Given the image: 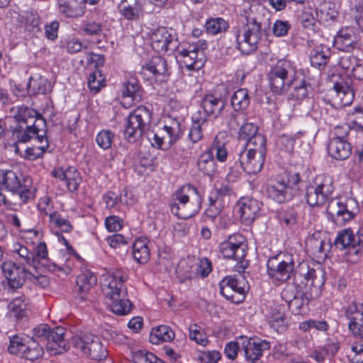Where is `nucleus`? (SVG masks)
Masks as SVG:
<instances>
[{
	"mask_svg": "<svg viewBox=\"0 0 363 363\" xmlns=\"http://www.w3.org/2000/svg\"><path fill=\"white\" fill-rule=\"evenodd\" d=\"M293 73L294 68L289 61L278 60L268 74L270 89L278 95L290 91V94L294 99H303L308 94L307 84L303 77H292Z\"/></svg>",
	"mask_w": 363,
	"mask_h": 363,
	"instance_id": "f257e3e1",
	"label": "nucleus"
},
{
	"mask_svg": "<svg viewBox=\"0 0 363 363\" xmlns=\"http://www.w3.org/2000/svg\"><path fill=\"white\" fill-rule=\"evenodd\" d=\"M151 113L145 106H138V129L140 131L142 142L146 140L152 147L161 148L165 140L173 144L180 133V123L176 118H168L164 121L162 132L155 133L152 130Z\"/></svg>",
	"mask_w": 363,
	"mask_h": 363,
	"instance_id": "f03ea898",
	"label": "nucleus"
},
{
	"mask_svg": "<svg viewBox=\"0 0 363 363\" xmlns=\"http://www.w3.org/2000/svg\"><path fill=\"white\" fill-rule=\"evenodd\" d=\"M174 201L170 206L172 214L187 219L196 214L201 208V196L191 185H184L174 194Z\"/></svg>",
	"mask_w": 363,
	"mask_h": 363,
	"instance_id": "7ed1b4c3",
	"label": "nucleus"
},
{
	"mask_svg": "<svg viewBox=\"0 0 363 363\" xmlns=\"http://www.w3.org/2000/svg\"><path fill=\"white\" fill-rule=\"evenodd\" d=\"M255 140V145L242 147L238 153L240 167L248 174L259 172L265 160V138L258 136Z\"/></svg>",
	"mask_w": 363,
	"mask_h": 363,
	"instance_id": "20e7f679",
	"label": "nucleus"
},
{
	"mask_svg": "<svg viewBox=\"0 0 363 363\" xmlns=\"http://www.w3.org/2000/svg\"><path fill=\"white\" fill-rule=\"evenodd\" d=\"M261 35V24L249 18L245 26L233 33V39L235 47L242 53L250 55L257 50Z\"/></svg>",
	"mask_w": 363,
	"mask_h": 363,
	"instance_id": "39448f33",
	"label": "nucleus"
},
{
	"mask_svg": "<svg viewBox=\"0 0 363 363\" xmlns=\"http://www.w3.org/2000/svg\"><path fill=\"white\" fill-rule=\"evenodd\" d=\"M300 181L298 173H293L286 179L284 177L272 178L266 187L267 196L278 203L290 201L296 192Z\"/></svg>",
	"mask_w": 363,
	"mask_h": 363,
	"instance_id": "423d86ee",
	"label": "nucleus"
},
{
	"mask_svg": "<svg viewBox=\"0 0 363 363\" xmlns=\"http://www.w3.org/2000/svg\"><path fill=\"white\" fill-rule=\"evenodd\" d=\"M206 48L207 43L203 40L178 45L177 60L182 67L190 71L199 70L205 63L204 51Z\"/></svg>",
	"mask_w": 363,
	"mask_h": 363,
	"instance_id": "0eeeda50",
	"label": "nucleus"
},
{
	"mask_svg": "<svg viewBox=\"0 0 363 363\" xmlns=\"http://www.w3.org/2000/svg\"><path fill=\"white\" fill-rule=\"evenodd\" d=\"M148 28H142L141 37L149 38L152 49L160 54L172 53L179 45L177 35L174 30L166 27H160L151 33Z\"/></svg>",
	"mask_w": 363,
	"mask_h": 363,
	"instance_id": "6e6552de",
	"label": "nucleus"
},
{
	"mask_svg": "<svg viewBox=\"0 0 363 363\" xmlns=\"http://www.w3.org/2000/svg\"><path fill=\"white\" fill-rule=\"evenodd\" d=\"M140 74L142 79L149 84L160 85L169 80L170 71L166 60L155 55L142 61Z\"/></svg>",
	"mask_w": 363,
	"mask_h": 363,
	"instance_id": "1a4fd4ad",
	"label": "nucleus"
},
{
	"mask_svg": "<svg viewBox=\"0 0 363 363\" xmlns=\"http://www.w3.org/2000/svg\"><path fill=\"white\" fill-rule=\"evenodd\" d=\"M220 253L225 258L232 259L237 262L236 267L238 272H243L249 265L245 259L247 245L245 238L241 235H233L219 245Z\"/></svg>",
	"mask_w": 363,
	"mask_h": 363,
	"instance_id": "9d476101",
	"label": "nucleus"
},
{
	"mask_svg": "<svg viewBox=\"0 0 363 363\" xmlns=\"http://www.w3.org/2000/svg\"><path fill=\"white\" fill-rule=\"evenodd\" d=\"M334 190L333 180L326 174L317 175L308 185L306 198L311 206L324 204Z\"/></svg>",
	"mask_w": 363,
	"mask_h": 363,
	"instance_id": "9b49d317",
	"label": "nucleus"
},
{
	"mask_svg": "<svg viewBox=\"0 0 363 363\" xmlns=\"http://www.w3.org/2000/svg\"><path fill=\"white\" fill-rule=\"evenodd\" d=\"M357 206L354 199L337 197L328 201L326 211L336 225H344L354 218L353 208Z\"/></svg>",
	"mask_w": 363,
	"mask_h": 363,
	"instance_id": "f8f14e48",
	"label": "nucleus"
},
{
	"mask_svg": "<svg viewBox=\"0 0 363 363\" xmlns=\"http://www.w3.org/2000/svg\"><path fill=\"white\" fill-rule=\"evenodd\" d=\"M73 345L83 353L96 361L104 359L107 350L99 337L89 333H82L73 337Z\"/></svg>",
	"mask_w": 363,
	"mask_h": 363,
	"instance_id": "ddd939ff",
	"label": "nucleus"
},
{
	"mask_svg": "<svg viewBox=\"0 0 363 363\" xmlns=\"http://www.w3.org/2000/svg\"><path fill=\"white\" fill-rule=\"evenodd\" d=\"M262 203L252 197H242L236 203V216L240 224L251 225L260 215Z\"/></svg>",
	"mask_w": 363,
	"mask_h": 363,
	"instance_id": "4468645a",
	"label": "nucleus"
},
{
	"mask_svg": "<svg viewBox=\"0 0 363 363\" xmlns=\"http://www.w3.org/2000/svg\"><path fill=\"white\" fill-rule=\"evenodd\" d=\"M125 275L119 269H112L101 276V291L106 298L126 292L124 283Z\"/></svg>",
	"mask_w": 363,
	"mask_h": 363,
	"instance_id": "2eb2a0df",
	"label": "nucleus"
},
{
	"mask_svg": "<svg viewBox=\"0 0 363 363\" xmlns=\"http://www.w3.org/2000/svg\"><path fill=\"white\" fill-rule=\"evenodd\" d=\"M238 340L247 362H255L263 355L264 351L270 348L269 342L265 340H256L244 335L239 336Z\"/></svg>",
	"mask_w": 363,
	"mask_h": 363,
	"instance_id": "dca6fc26",
	"label": "nucleus"
},
{
	"mask_svg": "<svg viewBox=\"0 0 363 363\" xmlns=\"http://www.w3.org/2000/svg\"><path fill=\"white\" fill-rule=\"evenodd\" d=\"M267 274L274 281L284 282L288 280L294 269V262L291 258L281 260L279 256L272 257L267 264Z\"/></svg>",
	"mask_w": 363,
	"mask_h": 363,
	"instance_id": "f3484780",
	"label": "nucleus"
},
{
	"mask_svg": "<svg viewBox=\"0 0 363 363\" xmlns=\"http://www.w3.org/2000/svg\"><path fill=\"white\" fill-rule=\"evenodd\" d=\"M242 284V281L232 276L225 277L219 284L220 294L233 303H241L245 292Z\"/></svg>",
	"mask_w": 363,
	"mask_h": 363,
	"instance_id": "a211bd4d",
	"label": "nucleus"
},
{
	"mask_svg": "<svg viewBox=\"0 0 363 363\" xmlns=\"http://www.w3.org/2000/svg\"><path fill=\"white\" fill-rule=\"evenodd\" d=\"M15 121L19 125H26L30 124L33 128H46V123L43 118L33 108L27 106H16L11 109Z\"/></svg>",
	"mask_w": 363,
	"mask_h": 363,
	"instance_id": "6ab92c4d",
	"label": "nucleus"
},
{
	"mask_svg": "<svg viewBox=\"0 0 363 363\" xmlns=\"http://www.w3.org/2000/svg\"><path fill=\"white\" fill-rule=\"evenodd\" d=\"M231 192L232 189L227 185L211 191L208 195V206L205 211L206 216L212 218L216 217L226 203V196Z\"/></svg>",
	"mask_w": 363,
	"mask_h": 363,
	"instance_id": "aec40b11",
	"label": "nucleus"
},
{
	"mask_svg": "<svg viewBox=\"0 0 363 363\" xmlns=\"http://www.w3.org/2000/svg\"><path fill=\"white\" fill-rule=\"evenodd\" d=\"M359 38L354 27H342L333 40L334 46L343 52H351L358 45Z\"/></svg>",
	"mask_w": 363,
	"mask_h": 363,
	"instance_id": "412c9836",
	"label": "nucleus"
},
{
	"mask_svg": "<svg viewBox=\"0 0 363 363\" xmlns=\"http://www.w3.org/2000/svg\"><path fill=\"white\" fill-rule=\"evenodd\" d=\"M1 270L7 279L9 286L13 289L21 287L28 276L24 267L18 266L12 262L2 263Z\"/></svg>",
	"mask_w": 363,
	"mask_h": 363,
	"instance_id": "4be33fe9",
	"label": "nucleus"
},
{
	"mask_svg": "<svg viewBox=\"0 0 363 363\" xmlns=\"http://www.w3.org/2000/svg\"><path fill=\"white\" fill-rule=\"evenodd\" d=\"M245 115L242 113H238L233 120L231 121V123L235 122L238 125L241 124V126L238 133V138L240 140L245 141L244 145L245 147L255 145V139L258 136L264 138L262 134L258 133V128L254 123L250 122H245Z\"/></svg>",
	"mask_w": 363,
	"mask_h": 363,
	"instance_id": "5701e85b",
	"label": "nucleus"
},
{
	"mask_svg": "<svg viewBox=\"0 0 363 363\" xmlns=\"http://www.w3.org/2000/svg\"><path fill=\"white\" fill-rule=\"evenodd\" d=\"M349 320L348 328L357 338L363 339V304L351 303L345 313Z\"/></svg>",
	"mask_w": 363,
	"mask_h": 363,
	"instance_id": "b1692460",
	"label": "nucleus"
},
{
	"mask_svg": "<svg viewBox=\"0 0 363 363\" xmlns=\"http://www.w3.org/2000/svg\"><path fill=\"white\" fill-rule=\"evenodd\" d=\"M66 329L64 327L51 328L46 342V347L53 354H62L67 351L69 345L67 340Z\"/></svg>",
	"mask_w": 363,
	"mask_h": 363,
	"instance_id": "393cba45",
	"label": "nucleus"
},
{
	"mask_svg": "<svg viewBox=\"0 0 363 363\" xmlns=\"http://www.w3.org/2000/svg\"><path fill=\"white\" fill-rule=\"evenodd\" d=\"M46 135V128H33L30 124L18 125L13 130V137L19 143H26L34 138L39 143H43Z\"/></svg>",
	"mask_w": 363,
	"mask_h": 363,
	"instance_id": "a878e982",
	"label": "nucleus"
},
{
	"mask_svg": "<svg viewBox=\"0 0 363 363\" xmlns=\"http://www.w3.org/2000/svg\"><path fill=\"white\" fill-rule=\"evenodd\" d=\"M340 4L333 1L321 3L315 10V16L318 23L325 26H331L337 21Z\"/></svg>",
	"mask_w": 363,
	"mask_h": 363,
	"instance_id": "bb28decb",
	"label": "nucleus"
},
{
	"mask_svg": "<svg viewBox=\"0 0 363 363\" xmlns=\"http://www.w3.org/2000/svg\"><path fill=\"white\" fill-rule=\"evenodd\" d=\"M52 175L64 181L70 192L77 191L82 182L80 173L74 167H69L65 170H63L62 168L55 169L52 172Z\"/></svg>",
	"mask_w": 363,
	"mask_h": 363,
	"instance_id": "cd10ccee",
	"label": "nucleus"
},
{
	"mask_svg": "<svg viewBox=\"0 0 363 363\" xmlns=\"http://www.w3.org/2000/svg\"><path fill=\"white\" fill-rule=\"evenodd\" d=\"M38 208L48 217L50 225L57 227H72L69 222L62 217L58 213L53 211L51 199L48 196L40 198L38 204Z\"/></svg>",
	"mask_w": 363,
	"mask_h": 363,
	"instance_id": "c85d7f7f",
	"label": "nucleus"
},
{
	"mask_svg": "<svg viewBox=\"0 0 363 363\" xmlns=\"http://www.w3.org/2000/svg\"><path fill=\"white\" fill-rule=\"evenodd\" d=\"M328 152L335 160H343L351 155L352 147L343 136L332 138L328 145Z\"/></svg>",
	"mask_w": 363,
	"mask_h": 363,
	"instance_id": "c756f323",
	"label": "nucleus"
},
{
	"mask_svg": "<svg viewBox=\"0 0 363 363\" xmlns=\"http://www.w3.org/2000/svg\"><path fill=\"white\" fill-rule=\"evenodd\" d=\"M126 292L106 298L107 304L111 312L117 315H126L133 308V305L125 297Z\"/></svg>",
	"mask_w": 363,
	"mask_h": 363,
	"instance_id": "7c9ffc66",
	"label": "nucleus"
},
{
	"mask_svg": "<svg viewBox=\"0 0 363 363\" xmlns=\"http://www.w3.org/2000/svg\"><path fill=\"white\" fill-rule=\"evenodd\" d=\"M82 0H58V11L67 18H79L84 15L86 6Z\"/></svg>",
	"mask_w": 363,
	"mask_h": 363,
	"instance_id": "2f4dec72",
	"label": "nucleus"
},
{
	"mask_svg": "<svg viewBox=\"0 0 363 363\" xmlns=\"http://www.w3.org/2000/svg\"><path fill=\"white\" fill-rule=\"evenodd\" d=\"M335 103L338 106H346L352 104L354 93L345 83H336L333 86V94Z\"/></svg>",
	"mask_w": 363,
	"mask_h": 363,
	"instance_id": "473e14b6",
	"label": "nucleus"
},
{
	"mask_svg": "<svg viewBox=\"0 0 363 363\" xmlns=\"http://www.w3.org/2000/svg\"><path fill=\"white\" fill-rule=\"evenodd\" d=\"M224 106V101L220 98L216 97L213 94H207L203 99L202 111H200L203 114L206 115V118L208 119V116L211 115L217 117L220 114Z\"/></svg>",
	"mask_w": 363,
	"mask_h": 363,
	"instance_id": "72a5a7b5",
	"label": "nucleus"
},
{
	"mask_svg": "<svg viewBox=\"0 0 363 363\" xmlns=\"http://www.w3.org/2000/svg\"><path fill=\"white\" fill-rule=\"evenodd\" d=\"M363 243V235L355 236L350 228H345L337 235L334 245L339 250H345L350 245Z\"/></svg>",
	"mask_w": 363,
	"mask_h": 363,
	"instance_id": "f704fd0d",
	"label": "nucleus"
},
{
	"mask_svg": "<svg viewBox=\"0 0 363 363\" xmlns=\"http://www.w3.org/2000/svg\"><path fill=\"white\" fill-rule=\"evenodd\" d=\"M28 303L25 298L17 297L13 299L8 306V314L16 321L23 320L28 316Z\"/></svg>",
	"mask_w": 363,
	"mask_h": 363,
	"instance_id": "c9c22d12",
	"label": "nucleus"
},
{
	"mask_svg": "<svg viewBox=\"0 0 363 363\" xmlns=\"http://www.w3.org/2000/svg\"><path fill=\"white\" fill-rule=\"evenodd\" d=\"M175 337V333L172 329L164 325L153 328L150 334V342L153 345H159L162 342L172 341Z\"/></svg>",
	"mask_w": 363,
	"mask_h": 363,
	"instance_id": "e433bc0d",
	"label": "nucleus"
},
{
	"mask_svg": "<svg viewBox=\"0 0 363 363\" xmlns=\"http://www.w3.org/2000/svg\"><path fill=\"white\" fill-rule=\"evenodd\" d=\"M185 264L194 266V275H199L205 277L208 276L212 270L211 262L206 257L197 258L196 257L188 256L182 262V266Z\"/></svg>",
	"mask_w": 363,
	"mask_h": 363,
	"instance_id": "4c0bfd02",
	"label": "nucleus"
},
{
	"mask_svg": "<svg viewBox=\"0 0 363 363\" xmlns=\"http://www.w3.org/2000/svg\"><path fill=\"white\" fill-rule=\"evenodd\" d=\"M268 323L270 327L278 332L285 330L287 324L286 317L279 306H274L269 308L268 314Z\"/></svg>",
	"mask_w": 363,
	"mask_h": 363,
	"instance_id": "58836bf2",
	"label": "nucleus"
},
{
	"mask_svg": "<svg viewBox=\"0 0 363 363\" xmlns=\"http://www.w3.org/2000/svg\"><path fill=\"white\" fill-rule=\"evenodd\" d=\"M0 186L15 193L21 188V183L16 172L12 170L0 169Z\"/></svg>",
	"mask_w": 363,
	"mask_h": 363,
	"instance_id": "ea45409f",
	"label": "nucleus"
},
{
	"mask_svg": "<svg viewBox=\"0 0 363 363\" xmlns=\"http://www.w3.org/2000/svg\"><path fill=\"white\" fill-rule=\"evenodd\" d=\"M208 122V121L206 118V115L203 114L201 111H198L192 116L193 124L190 129L189 137L193 143H197L202 138V130Z\"/></svg>",
	"mask_w": 363,
	"mask_h": 363,
	"instance_id": "a19ab883",
	"label": "nucleus"
},
{
	"mask_svg": "<svg viewBox=\"0 0 363 363\" xmlns=\"http://www.w3.org/2000/svg\"><path fill=\"white\" fill-rule=\"evenodd\" d=\"M315 278V270L305 262H302L298 265V269L294 274L295 281L296 282L299 281L301 286L313 285Z\"/></svg>",
	"mask_w": 363,
	"mask_h": 363,
	"instance_id": "79ce46f5",
	"label": "nucleus"
},
{
	"mask_svg": "<svg viewBox=\"0 0 363 363\" xmlns=\"http://www.w3.org/2000/svg\"><path fill=\"white\" fill-rule=\"evenodd\" d=\"M330 50L327 45L316 46L311 53V65L320 69L325 66L330 57Z\"/></svg>",
	"mask_w": 363,
	"mask_h": 363,
	"instance_id": "37998d69",
	"label": "nucleus"
},
{
	"mask_svg": "<svg viewBox=\"0 0 363 363\" xmlns=\"http://www.w3.org/2000/svg\"><path fill=\"white\" fill-rule=\"evenodd\" d=\"M197 165L201 172L209 177L217 172V165L211 151L206 150L199 156Z\"/></svg>",
	"mask_w": 363,
	"mask_h": 363,
	"instance_id": "c03bdc74",
	"label": "nucleus"
},
{
	"mask_svg": "<svg viewBox=\"0 0 363 363\" xmlns=\"http://www.w3.org/2000/svg\"><path fill=\"white\" fill-rule=\"evenodd\" d=\"M44 353L43 347L35 339H29L25 345L21 356L30 361L40 358Z\"/></svg>",
	"mask_w": 363,
	"mask_h": 363,
	"instance_id": "a18cd8bd",
	"label": "nucleus"
},
{
	"mask_svg": "<svg viewBox=\"0 0 363 363\" xmlns=\"http://www.w3.org/2000/svg\"><path fill=\"white\" fill-rule=\"evenodd\" d=\"M97 283L96 277L90 270L82 271L76 279V284L80 293H85Z\"/></svg>",
	"mask_w": 363,
	"mask_h": 363,
	"instance_id": "49530a36",
	"label": "nucleus"
},
{
	"mask_svg": "<svg viewBox=\"0 0 363 363\" xmlns=\"http://www.w3.org/2000/svg\"><path fill=\"white\" fill-rule=\"evenodd\" d=\"M30 94H45L49 89L46 79L40 76L30 77L27 85Z\"/></svg>",
	"mask_w": 363,
	"mask_h": 363,
	"instance_id": "de8ad7c7",
	"label": "nucleus"
},
{
	"mask_svg": "<svg viewBox=\"0 0 363 363\" xmlns=\"http://www.w3.org/2000/svg\"><path fill=\"white\" fill-rule=\"evenodd\" d=\"M135 93L136 82L128 81L125 83L121 99V104L124 108H128L135 104Z\"/></svg>",
	"mask_w": 363,
	"mask_h": 363,
	"instance_id": "09e8293b",
	"label": "nucleus"
},
{
	"mask_svg": "<svg viewBox=\"0 0 363 363\" xmlns=\"http://www.w3.org/2000/svg\"><path fill=\"white\" fill-rule=\"evenodd\" d=\"M250 99L245 89H239L231 97V105L235 111L245 109L250 104Z\"/></svg>",
	"mask_w": 363,
	"mask_h": 363,
	"instance_id": "8fccbe9b",
	"label": "nucleus"
},
{
	"mask_svg": "<svg viewBox=\"0 0 363 363\" xmlns=\"http://www.w3.org/2000/svg\"><path fill=\"white\" fill-rule=\"evenodd\" d=\"M189 337L198 345L206 346L208 343V339L202 328L196 323L191 324L188 328Z\"/></svg>",
	"mask_w": 363,
	"mask_h": 363,
	"instance_id": "3c124183",
	"label": "nucleus"
},
{
	"mask_svg": "<svg viewBox=\"0 0 363 363\" xmlns=\"http://www.w3.org/2000/svg\"><path fill=\"white\" fill-rule=\"evenodd\" d=\"M325 233L322 230H316L313 234L310 235L306 239V245L316 250L320 253L325 252V241L323 237Z\"/></svg>",
	"mask_w": 363,
	"mask_h": 363,
	"instance_id": "603ef678",
	"label": "nucleus"
},
{
	"mask_svg": "<svg viewBox=\"0 0 363 363\" xmlns=\"http://www.w3.org/2000/svg\"><path fill=\"white\" fill-rule=\"evenodd\" d=\"M205 27L208 33L216 35L225 31L228 27V23L221 18H214L208 19L206 22Z\"/></svg>",
	"mask_w": 363,
	"mask_h": 363,
	"instance_id": "864d4df0",
	"label": "nucleus"
},
{
	"mask_svg": "<svg viewBox=\"0 0 363 363\" xmlns=\"http://www.w3.org/2000/svg\"><path fill=\"white\" fill-rule=\"evenodd\" d=\"M11 251L18 255L22 262L30 266L33 265V252H30L25 245L19 242H15L13 244Z\"/></svg>",
	"mask_w": 363,
	"mask_h": 363,
	"instance_id": "5fc2aeb1",
	"label": "nucleus"
},
{
	"mask_svg": "<svg viewBox=\"0 0 363 363\" xmlns=\"http://www.w3.org/2000/svg\"><path fill=\"white\" fill-rule=\"evenodd\" d=\"M135 109H133L130 112L127 118L125 128L123 132L125 138L128 142L130 143H135L136 142L135 131L136 129L133 126L135 121H136V115L135 113Z\"/></svg>",
	"mask_w": 363,
	"mask_h": 363,
	"instance_id": "6e6d98bb",
	"label": "nucleus"
},
{
	"mask_svg": "<svg viewBox=\"0 0 363 363\" xmlns=\"http://www.w3.org/2000/svg\"><path fill=\"white\" fill-rule=\"evenodd\" d=\"M213 152V157L216 155V160L220 162L226 161L228 155V150L224 143H220L219 141V135H217L211 147L208 150Z\"/></svg>",
	"mask_w": 363,
	"mask_h": 363,
	"instance_id": "4d7b16f0",
	"label": "nucleus"
},
{
	"mask_svg": "<svg viewBox=\"0 0 363 363\" xmlns=\"http://www.w3.org/2000/svg\"><path fill=\"white\" fill-rule=\"evenodd\" d=\"M104 79L101 73V71L96 69L93 72L90 73L87 83L90 90L93 92L98 93L101 88L104 86Z\"/></svg>",
	"mask_w": 363,
	"mask_h": 363,
	"instance_id": "13d9d810",
	"label": "nucleus"
},
{
	"mask_svg": "<svg viewBox=\"0 0 363 363\" xmlns=\"http://www.w3.org/2000/svg\"><path fill=\"white\" fill-rule=\"evenodd\" d=\"M118 9L125 18L133 20L135 16L136 0H122Z\"/></svg>",
	"mask_w": 363,
	"mask_h": 363,
	"instance_id": "bf43d9fd",
	"label": "nucleus"
},
{
	"mask_svg": "<svg viewBox=\"0 0 363 363\" xmlns=\"http://www.w3.org/2000/svg\"><path fill=\"white\" fill-rule=\"evenodd\" d=\"M114 133L109 130H101L96 137V142L99 147L106 150L111 147Z\"/></svg>",
	"mask_w": 363,
	"mask_h": 363,
	"instance_id": "052dcab7",
	"label": "nucleus"
},
{
	"mask_svg": "<svg viewBox=\"0 0 363 363\" xmlns=\"http://www.w3.org/2000/svg\"><path fill=\"white\" fill-rule=\"evenodd\" d=\"M48 146L49 143L45 135L44 136L43 143H40V145H33L27 147L26 150V157L32 160L38 158L45 152Z\"/></svg>",
	"mask_w": 363,
	"mask_h": 363,
	"instance_id": "680f3d73",
	"label": "nucleus"
},
{
	"mask_svg": "<svg viewBox=\"0 0 363 363\" xmlns=\"http://www.w3.org/2000/svg\"><path fill=\"white\" fill-rule=\"evenodd\" d=\"M33 267H35L36 264L40 263L41 262H49L48 252L45 242H39L34 249L33 252Z\"/></svg>",
	"mask_w": 363,
	"mask_h": 363,
	"instance_id": "e2e57ef3",
	"label": "nucleus"
},
{
	"mask_svg": "<svg viewBox=\"0 0 363 363\" xmlns=\"http://www.w3.org/2000/svg\"><path fill=\"white\" fill-rule=\"evenodd\" d=\"M50 328L45 324H41L35 327L33 330V336L30 339H35L40 342V344L46 343L49 337Z\"/></svg>",
	"mask_w": 363,
	"mask_h": 363,
	"instance_id": "0e129e2a",
	"label": "nucleus"
},
{
	"mask_svg": "<svg viewBox=\"0 0 363 363\" xmlns=\"http://www.w3.org/2000/svg\"><path fill=\"white\" fill-rule=\"evenodd\" d=\"M138 253L140 254L138 257V263L144 264L149 260L150 253L146 238H138Z\"/></svg>",
	"mask_w": 363,
	"mask_h": 363,
	"instance_id": "69168bd1",
	"label": "nucleus"
},
{
	"mask_svg": "<svg viewBox=\"0 0 363 363\" xmlns=\"http://www.w3.org/2000/svg\"><path fill=\"white\" fill-rule=\"evenodd\" d=\"M26 344V343H25L21 337L18 335H13L10 339V344L8 347V351L11 354L21 356Z\"/></svg>",
	"mask_w": 363,
	"mask_h": 363,
	"instance_id": "338daca9",
	"label": "nucleus"
},
{
	"mask_svg": "<svg viewBox=\"0 0 363 363\" xmlns=\"http://www.w3.org/2000/svg\"><path fill=\"white\" fill-rule=\"evenodd\" d=\"M276 145L281 150L290 152L294 150L295 139L288 135H282L278 138Z\"/></svg>",
	"mask_w": 363,
	"mask_h": 363,
	"instance_id": "774afa93",
	"label": "nucleus"
}]
</instances>
